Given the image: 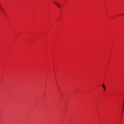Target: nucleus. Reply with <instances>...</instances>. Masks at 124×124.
Wrapping results in <instances>:
<instances>
[{"label": "nucleus", "instance_id": "nucleus-1", "mask_svg": "<svg viewBox=\"0 0 124 124\" xmlns=\"http://www.w3.org/2000/svg\"><path fill=\"white\" fill-rule=\"evenodd\" d=\"M54 3H55V4L59 8H60L61 7H62V5H60L59 3L57 2L54 1Z\"/></svg>", "mask_w": 124, "mask_h": 124}, {"label": "nucleus", "instance_id": "nucleus-2", "mask_svg": "<svg viewBox=\"0 0 124 124\" xmlns=\"http://www.w3.org/2000/svg\"><path fill=\"white\" fill-rule=\"evenodd\" d=\"M102 86L104 89V90H106V88H105V85H104L103 84L102 85Z\"/></svg>", "mask_w": 124, "mask_h": 124}, {"label": "nucleus", "instance_id": "nucleus-3", "mask_svg": "<svg viewBox=\"0 0 124 124\" xmlns=\"http://www.w3.org/2000/svg\"><path fill=\"white\" fill-rule=\"evenodd\" d=\"M0 8H1V5H0Z\"/></svg>", "mask_w": 124, "mask_h": 124}, {"label": "nucleus", "instance_id": "nucleus-4", "mask_svg": "<svg viewBox=\"0 0 124 124\" xmlns=\"http://www.w3.org/2000/svg\"><path fill=\"white\" fill-rule=\"evenodd\" d=\"M123 108H122V110H123Z\"/></svg>", "mask_w": 124, "mask_h": 124}]
</instances>
